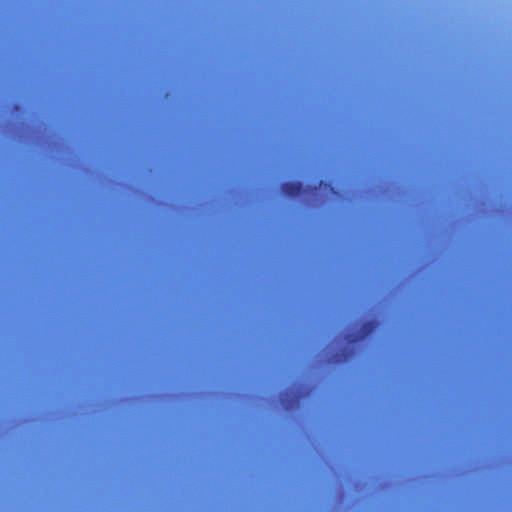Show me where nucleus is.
Instances as JSON below:
<instances>
[{
    "label": "nucleus",
    "mask_w": 512,
    "mask_h": 512,
    "mask_svg": "<svg viewBox=\"0 0 512 512\" xmlns=\"http://www.w3.org/2000/svg\"><path fill=\"white\" fill-rule=\"evenodd\" d=\"M281 190L289 197H296L303 192L304 186L301 182H285L282 184Z\"/></svg>",
    "instance_id": "obj_1"
}]
</instances>
